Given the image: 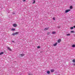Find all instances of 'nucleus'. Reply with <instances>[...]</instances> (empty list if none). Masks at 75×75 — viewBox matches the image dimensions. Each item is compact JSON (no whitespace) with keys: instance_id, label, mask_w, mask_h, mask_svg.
Returning <instances> with one entry per match:
<instances>
[{"instance_id":"obj_1","label":"nucleus","mask_w":75,"mask_h":75,"mask_svg":"<svg viewBox=\"0 0 75 75\" xmlns=\"http://www.w3.org/2000/svg\"><path fill=\"white\" fill-rule=\"evenodd\" d=\"M19 34V32H16L15 33H13L12 34V35H17V34Z\"/></svg>"},{"instance_id":"obj_2","label":"nucleus","mask_w":75,"mask_h":75,"mask_svg":"<svg viewBox=\"0 0 75 75\" xmlns=\"http://www.w3.org/2000/svg\"><path fill=\"white\" fill-rule=\"evenodd\" d=\"M71 11L70 9H67L65 11V13H68V12H69V11Z\"/></svg>"},{"instance_id":"obj_3","label":"nucleus","mask_w":75,"mask_h":75,"mask_svg":"<svg viewBox=\"0 0 75 75\" xmlns=\"http://www.w3.org/2000/svg\"><path fill=\"white\" fill-rule=\"evenodd\" d=\"M13 27H16L17 26V25L16 23H14L13 25Z\"/></svg>"},{"instance_id":"obj_4","label":"nucleus","mask_w":75,"mask_h":75,"mask_svg":"<svg viewBox=\"0 0 75 75\" xmlns=\"http://www.w3.org/2000/svg\"><path fill=\"white\" fill-rule=\"evenodd\" d=\"M61 41V39H60L58 40L57 41V42L58 43H59Z\"/></svg>"},{"instance_id":"obj_5","label":"nucleus","mask_w":75,"mask_h":75,"mask_svg":"<svg viewBox=\"0 0 75 75\" xmlns=\"http://www.w3.org/2000/svg\"><path fill=\"white\" fill-rule=\"evenodd\" d=\"M20 55H21V57H23V56H24V55H25V54H20Z\"/></svg>"},{"instance_id":"obj_6","label":"nucleus","mask_w":75,"mask_h":75,"mask_svg":"<svg viewBox=\"0 0 75 75\" xmlns=\"http://www.w3.org/2000/svg\"><path fill=\"white\" fill-rule=\"evenodd\" d=\"M8 50H9L10 51H12V50H11V48H10L9 47H8Z\"/></svg>"},{"instance_id":"obj_7","label":"nucleus","mask_w":75,"mask_h":75,"mask_svg":"<svg viewBox=\"0 0 75 75\" xmlns=\"http://www.w3.org/2000/svg\"><path fill=\"white\" fill-rule=\"evenodd\" d=\"M4 54V52H1L0 53V55H1L2 54Z\"/></svg>"},{"instance_id":"obj_8","label":"nucleus","mask_w":75,"mask_h":75,"mask_svg":"<svg viewBox=\"0 0 75 75\" xmlns=\"http://www.w3.org/2000/svg\"><path fill=\"white\" fill-rule=\"evenodd\" d=\"M47 73L48 74H50V71H47Z\"/></svg>"},{"instance_id":"obj_9","label":"nucleus","mask_w":75,"mask_h":75,"mask_svg":"<svg viewBox=\"0 0 75 75\" xmlns=\"http://www.w3.org/2000/svg\"><path fill=\"white\" fill-rule=\"evenodd\" d=\"M57 42H56L55 44L54 45V46H56L57 45Z\"/></svg>"},{"instance_id":"obj_10","label":"nucleus","mask_w":75,"mask_h":75,"mask_svg":"<svg viewBox=\"0 0 75 75\" xmlns=\"http://www.w3.org/2000/svg\"><path fill=\"white\" fill-rule=\"evenodd\" d=\"M51 72H54V69H52L51 70Z\"/></svg>"},{"instance_id":"obj_11","label":"nucleus","mask_w":75,"mask_h":75,"mask_svg":"<svg viewBox=\"0 0 75 75\" xmlns=\"http://www.w3.org/2000/svg\"><path fill=\"white\" fill-rule=\"evenodd\" d=\"M11 30V31H15V30H16V29L14 28H12Z\"/></svg>"},{"instance_id":"obj_12","label":"nucleus","mask_w":75,"mask_h":75,"mask_svg":"<svg viewBox=\"0 0 75 75\" xmlns=\"http://www.w3.org/2000/svg\"><path fill=\"white\" fill-rule=\"evenodd\" d=\"M52 33L53 34H56V32H55V31H53V32H52Z\"/></svg>"},{"instance_id":"obj_13","label":"nucleus","mask_w":75,"mask_h":75,"mask_svg":"<svg viewBox=\"0 0 75 75\" xmlns=\"http://www.w3.org/2000/svg\"><path fill=\"white\" fill-rule=\"evenodd\" d=\"M72 47L73 48H75V45H72Z\"/></svg>"},{"instance_id":"obj_14","label":"nucleus","mask_w":75,"mask_h":75,"mask_svg":"<svg viewBox=\"0 0 75 75\" xmlns=\"http://www.w3.org/2000/svg\"><path fill=\"white\" fill-rule=\"evenodd\" d=\"M48 28H45L44 29V30H48Z\"/></svg>"},{"instance_id":"obj_15","label":"nucleus","mask_w":75,"mask_h":75,"mask_svg":"<svg viewBox=\"0 0 75 75\" xmlns=\"http://www.w3.org/2000/svg\"><path fill=\"white\" fill-rule=\"evenodd\" d=\"M71 33H75V31H71Z\"/></svg>"},{"instance_id":"obj_16","label":"nucleus","mask_w":75,"mask_h":75,"mask_svg":"<svg viewBox=\"0 0 75 75\" xmlns=\"http://www.w3.org/2000/svg\"><path fill=\"white\" fill-rule=\"evenodd\" d=\"M35 3V0H34L33 2V4H34Z\"/></svg>"},{"instance_id":"obj_17","label":"nucleus","mask_w":75,"mask_h":75,"mask_svg":"<svg viewBox=\"0 0 75 75\" xmlns=\"http://www.w3.org/2000/svg\"><path fill=\"white\" fill-rule=\"evenodd\" d=\"M72 62L74 63H75V59H74L72 60Z\"/></svg>"},{"instance_id":"obj_18","label":"nucleus","mask_w":75,"mask_h":75,"mask_svg":"<svg viewBox=\"0 0 75 75\" xmlns=\"http://www.w3.org/2000/svg\"><path fill=\"white\" fill-rule=\"evenodd\" d=\"M70 9H72V8H73L72 6H71L70 7Z\"/></svg>"},{"instance_id":"obj_19","label":"nucleus","mask_w":75,"mask_h":75,"mask_svg":"<svg viewBox=\"0 0 75 75\" xmlns=\"http://www.w3.org/2000/svg\"><path fill=\"white\" fill-rule=\"evenodd\" d=\"M71 34H70L69 33V34H67V36H68L69 35H70Z\"/></svg>"},{"instance_id":"obj_20","label":"nucleus","mask_w":75,"mask_h":75,"mask_svg":"<svg viewBox=\"0 0 75 75\" xmlns=\"http://www.w3.org/2000/svg\"><path fill=\"white\" fill-rule=\"evenodd\" d=\"M37 48H38V49L40 48V46H38V47H37Z\"/></svg>"},{"instance_id":"obj_21","label":"nucleus","mask_w":75,"mask_h":75,"mask_svg":"<svg viewBox=\"0 0 75 75\" xmlns=\"http://www.w3.org/2000/svg\"><path fill=\"white\" fill-rule=\"evenodd\" d=\"M74 29V27H71L70 28V29H71V30H72V29Z\"/></svg>"},{"instance_id":"obj_22","label":"nucleus","mask_w":75,"mask_h":75,"mask_svg":"<svg viewBox=\"0 0 75 75\" xmlns=\"http://www.w3.org/2000/svg\"><path fill=\"white\" fill-rule=\"evenodd\" d=\"M50 34V33L49 32H48L47 33V35H49V34Z\"/></svg>"},{"instance_id":"obj_23","label":"nucleus","mask_w":75,"mask_h":75,"mask_svg":"<svg viewBox=\"0 0 75 75\" xmlns=\"http://www.w3.org/2000/svg\"><path fill=\"white\" fill-rule=\"evenodd\" d=\"M53 20H55V18H53Z\"/></svg>"},{"instance_id":"obj_24","label":"nucleus","mask_w":75,"mask_h":75,"mask_svg":"<svg viewBox=\"0 0 75 75\" xmlns=\"http://www.w3.org/2000/svg\"><path fill=\"white\" fill-rule=\"evenodd\" d=\"M23 2L25 1V0H23Z\"/></svg>"},{"instance_id":"obj_25","label":"nucleus","mask_w":75,"mask_h":75,"mask_svg":"<svg viewBox=\"0 0 75 75\" xmlns=\"http://www.w3.org/2000/svg\"><path fill=\"white\" fill-rule=\"evenodd\" d=\"M28 75H31V74H28Z\"/></svg>"},{"instance_id":"obj_26","label":"nucleus","mask_w":75,"mask_h":75,"mask_svg":"<svg viewBox=\"0 0 75 75\" xmlns=\"http://www.w3.org/2000/svg\"><path fill=\"white\" fill-rule=\"evenodd\" d=\"M12 42H14V40H13V41H12Z\"/></svg>"},{"instance_id":"obj_27","label":"nucleus","mask_w":75,"mask_h":75,"mask_svg":"<svg viewBox=\"0 0 75 75\" xmlns=\"http://www.w3.org/2000/svg\"><path fill=\"white\" fill-rule=\"evenodd\" d=\"M58 27L59 28H60V26H58Z\"/></svg>"},{"instance_id":"obj_28","label":"nucleus","mask_w":75,"mask_h":75,"mask_svg":"<svg viewBox=\"0 0 75 75\" xmlns=\"http://www.w3.org/2000/svg\"><path fill=\"white\" fill-rule=\"evenodd\" d=\"M73 27H74V28H75V26H74Z\"/></svg>"},{"instance_id":"obj_29","label":"nucleus","mask_w":75,"mask_h":75,"mask_svg":"<svg viewBox=\"0 0 75 75\" xmlns=\"http://www.w3.org/2000/svg\"><path fill=\"white\" fill-rule=\"evenodd\" d=\"M32 75H33V74H32Z\"/></svg>"}]
</instances>
